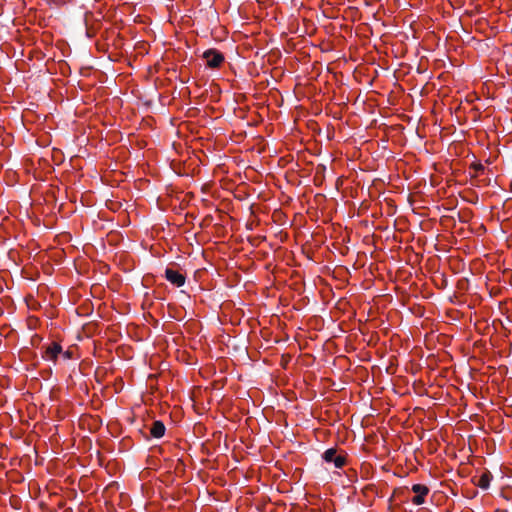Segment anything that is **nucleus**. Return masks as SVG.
<instances>
[{"instance_id":"nucleus-1","label":"nucleus","mask_w":512,"mask_h":512,"mask_svg":"<svg viewBox=\"0 0 512 512\" xmlns=\"http://www.w3.org/2000/svg\"><path fill=\"white\" fill-rule=\"evenodd\" d=\"M203 58L206 60V65L209 68H219L224 62V55L216 49H209L203 53Z\"/></svg>"},{"instance_id":"nucleus-2","label":"nucleus","mask_w":512,"mask_h":512,"mask_svg":"<svg viewBox=\"0 0 512 512\" xmlns=\"http://www.w3.org/2000/svg\"><path fill=\"white\" fill-rule=\"evenodd\" d=\"M323 459L328 463H333L336 468H342L346 463L344 455L337 454L336 449L329 448L323 453Z\"/></svg>"},{"instance_id":"nucleus-3","label":"nucleus","mask_w":512,"mask_h":512,"mask_svg":"<svg viewBox=\"0 0 512 512\" xmlns=\"http://www.w3.org/2000/svg\"><path fill=\"white\" fill-rule=\"evenodd\" d=\"M411 490L416 494L411 500L412 503L415 505H422L425 502V497L429 493L428 487L423 484H414L412 485Z\"/></svg>"},{"instance_id":"nucleus-4","label":"nucleus","mask_w":512,"mask_h":512,"mask_svg":"<svg viewBox=\"0 0 512 512\" xmlns=\"http://www.w3.org/2000/svg\"><path fill=\"white\" fill-rule=\"evenodd\" d=\"M165 278L173 285L181 287L185 284V276L177 270L167 268L165 270Z\"/></svg>"},{"instance_id":"nucleus-5","label":"nucleus","mask_w":512,"mask_h":512,"mask_svg":"<svg viewBox=\"0 0 512 512\" xmlns=\"http://www.w3.org/2000/svg\"><path fill=\"white\" fill-rule=\"evenodd\" d=\"M62 353V347L58 343H52L50 344L43 353V358L50 361H55Z\"/></svg>"},{"instance_id":"nucleus-6","label":"nucleus","mask_w":512,"mask_h":512,"mask_svg":"<svg viewBox=\"0 0 512 512\" xmlns=\"http://www.w3.org/2000/svg\"><path fill=\"white\" fill-rule=\"evenodd\" d=\"M150 434L154 438H161L165 434V426L161 421H154L150 428Z\"/></svg>"},{"instance_id":"nucleus-7","label":"nucleus","mask_w":512,"mask_h":512,"mask_svg":"<svg viewBox=\"0 0 512 512\" xmlns=\"http://www.w3.org/2000/svg\"><path fill=\"white\" fill-rule=\"evenodd\" d=\"M489 481H490L489 476H488L487 474H483V475L480 477V479H479V483H478V485H479L481 488L486 489V488H488V486H489Z\"/></svg>"},{"instance_id":"nucleus-8","label":"nucleus","mask_w":512,"mask_h":512,"mask_svg":"<svg viewBox=\"0 0 512 512\" xmlns=\"http://www.w3.org/2000/svg\"><path fill=\"white\" fill-rule=\"evenodd\" d=\"M61 354H63V356H64L65 358H70V353H69L68 351H66V352H63V351H62V353H61Z\"/></svg>"}]
</instances>
